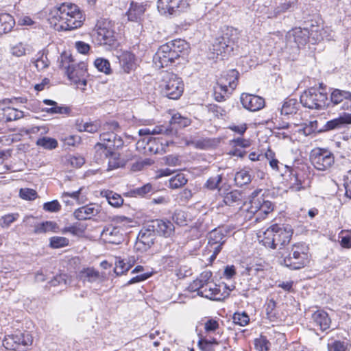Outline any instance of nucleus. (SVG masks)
<instances>
[{
    "label": "nucleus",
    "mask_w": 351,
    "mask_h": 351,
    "mask_svg": "<svg viewBox=\"0 0 351 351\" xmlns=\"http://www.w3.org/2000/svg\"><path fill=\"white\" fill-rule=\"evenodd\" d=\"M318 27L312 26L311 29L295 27L289 31L285 36V49L290 54L298 53L301 47L304 46L309 39L317 42L322 38Z\"/></svg>",
    "instance_id": "nucleus-1"
},
{
    "label": "nucleus",
    "mask_w": 351,
    "mask_h": 351,
    "mask_svg": "<svg viewBox=\"0 0 351 351\" xmlns=\"http://www.w3.org/2000/svg\"><path fill=\"white\" fill-rule=\"evenodd\" d=\"M262 189L254 191L251 195L250 206L244 211L243 217L245 220L254 219V222L258 223L274 210V205L269 200L263 197Z\"/></svg>",
    "instance_id": "nucleus-2"
},
{
    "label": "nucleus",
    "mask_w": 351,
    "mask_h": 351,
    "mask_svg": "<svg viewBox=\"0 0 351 351\" xmlns=\"http://www.w3.org/2000/svg\"><path fill=\"white\" fill-rule=\"evenodd\" d=\"M308 247L304 243L293 245L288 254L284 258V265L291 269H300L304 267L309 261Z\"/></svg>",
    "instance_id": "nucleus-3"
},
{
    "label": "nucleus",
    "mask_w": 351,
    "mask_h": 351,
    "mask_svg": "<svg viewBox=\"0 0 351 351\" xmlns=\"http://www.w3.org/2000/svg\"><path fill=\"white\" fill-rule=\"evenodd\" d=\"M226 230L222 228H215L208 233V244L203 253V256L208 255V257L206 261L201 260L204 265H210L220 252L221 246L226 242Z\"/></svg>",
    "instance_id": "nucleus-4"
},
{
    "label": "nucleus",
    "mask_w": 351,
    "mask_h": 351,
    "mask_svg": "<svg viewBox=\"0 0 351 351\" xmlns=\"http://www.w3.org/2000/svg\"><path fill=\"white\" fill-rule=\"evenodd\" d=\"M111 22L106 19L97 21L93 32L94 40L99 45L114 47L117 45L115 32L112 28Z\"/></svg>",
    "instance_id": "nucleus-5"
},
{
    "label": "nucleus",
    "mask_w": 351,
    "mask_h": 351,
    "mask_svg": "<svg viewBox=\"0 0 351 351\" xmlns=\"http://www.w3.org/2000/svg\"><path fill=\"white\" fill-rule=\"evenodd\" d=\"M300 100L304 107L309 109L323 110L330 106L327 93L321 91L315 87L304 90L300 95Z\"/></svg>",
    "instance_id": "nucleus-6"
},
{
    "label": "nucleus",
    "mask_w": 351,
    "mask_h": 351,
    "mask_svg": "<svg viewBox=\"0 0 351 351\" xmlns=\"http://www.w3.org/2000/svg\"><path fill=\"white\" fill-rule=\"evenodd\" d=\"M213 274L209 270H204L199 276V296L210 300H221L224 298L221 293L219 286L212 280Z\"/></svg>",
    "instance_id": "nucleus-7"
},
{
    "label": "nucleus",
    "mask_w": 351,
    "mask_h": 351,
    "mask_svg": "<svg viewBox=\"0 0 351 351\" xmlns=\"http://www.w3.org/2000/svg\"><path fill=\"white\" fill-rule=\"evenodd\" d=\"M32 342V336L28 332L17 331L14 334L5 336L3 346L9 350L25 351Z\"/></svg>",
    "instance_id": "nucleus-8"
},
{
    "label": "nucleus",
    "mask_w": 351,
    "mask_h": 351,
    "mask_svg": "<svg viewBox=\"0 0 351 351\" xmlns=\"http://www.w3.org/2000/svg\"><path fill=\"white\" fill-rule=\"evenodd\" d=\"M162 93L167 97L171 99H178L184 91V84L177 75L167 73L161 84Z\"/></svg>",
    "instance_id": "nucleus-9"
},
{
    "label": "nucleus",
    "mask_w": 351,
    "mask_h": 351,
    "mask_svg": "<svg viewBox=\"0 0 351 351\" xmlns=\"http://www.w3.org/2000/svg\"><path fill=\"white\" fill-rule=\"evenodd\" d=\"M311 161L313 167L319 171H326L335 163L333 154L327 149H316L311 154Z\"/></svg>",
    "instance_id": "nucleus-10"
},
{
    "label": "nucleus",
    "mask_w": 351,
    "mask_h": 351,
    "mask_svg": "<svg viewBox=\"0 0 351 351\" xmlns=\"http://www.w3.org/2000/svg\"><path fill=\"white\" fill-rule=\"evenodd\" d=\"M189 6L186 0H158L157 8L162 14L176 15Z\"/></svg>",
    "instance_id": "nucleus-11"
},
{
    "label": "nucleus",
    "mask_w": 351,
    "mask_h": 351,
    "mask_svg": "<svg viewBox=\"0 0 351 351\" xmlns=\"http://www.w3.org/2000/svg\"><path fill=\"white\" fill-rule=\"evenodd\" d=\"M190 119L181 116L180 114H175L172 116L169 126H161L158 131L154 130L156 133H164L169 136H176L179 128L189 125Z\"/></svg>",
    "instance_id": "nucleus-12"
},
{
    "label": "nucleus",
    "mask_w": 351,
    "mask_h": 351,
    "mask_svg": "<svg viewBox=\"0 0 351 351\" xmlns=\"http://www.w3.org/2000/svg\"><path fill=\"white\" fill-rule=\"evenodd\" d=\"M218 36L219 37V40H222L226 43L224 47L226 51H233L237 47V43L239 38V32L237 29L226 26L221 29Z\"/></svg>",
    "instance_id": "nucleus-13"
},
{
    "label": "nucleus",
    "mask_w": 351,
    "mask_h": 351,
    "mask_svg": "<svg viewBox=\"0 0 351 351\" xmlns=\"http://www.w3.org/2000/svg\"><path fill=\"white\" fill-rule=\"evenodd\" d=\"M148 230H154L165 237L174 235L175 226L173 223L167 219H154L148 223Z\"/></svg>",
    "instance_id": "nucleus-14"
},
{
    "label": "nucleus",
    "mask_w": 351,
    "mask_h": 351,
    "mask_svg": "<svg viewBox=\"0 0 351 351\" xmlns=\"http://www.w3.org/2000/svg\"><path fill=\"white\" fill-rule=\"evenodd\" d=\"M239 76V73L236 69H230L222 73L217 83L221 88L223 87L232 93L238 84Z\"/></svg>",
    "instance_id": "nucleus-15"
},
{
    "label": "nucleus",
    "mask_w": 351,
    "mask_h": 351,
    "mask_svg": "<svg viewBox=\"0 0 351 351\" xmlns=\"http://www.w3.org/2000/svg\"><path fill=\"white\" fill-rule=\"evenodd\" d=\"M351 92L341 90L338 88H332L330 95V104L332 106H337L343 103V110H351Z\"/></svg>",
    "instance_id": "nucleus-16"
},
{
    "label": "nucleus",
    "mask_w": 351,
    "mask_h": 351,
    "mask_svg": "<svg viewBox=\"0 0 351 351\" xmlns=\"http://www.w3.org/2000/svg\"><path fill=\"white\" fill-rule=\"evenodd\" d=\"M240 99L243 106L250 111H258L265 106V99L255 95L243 93Z\"/></svg>",
    "instance_id": "nucleus-17"
},
{
    "label": "nucleus",
    "mask_w": 351,
    "mask_h": 351,
    "mask_svg": "<svg viewBox=\"0 0 351 351\" xmlns=\"http://www.w3.org/2000/svg\"><path fill=\"white\" fill-rule=\"evenodd\" d=\"M275 229V241L274 249L282 248L290 242L293 231L290 227H282L278 224L274 225Z\"/></svg>",
    "instance_id": "nucleus-18"
},
{
    "label": "nucleus",
    "mask_w": 351,
    "mask_h": 351,
    "mask_svg": "<svg viewBox=\"0 0 351 351\" xmlns=\"http://www.w3.org/2000/svg\"><path fill=\"white\" fill-rule=\"evenodd\" d=\"M101 236L103 240L108 243L119 245L124 241V237L119 227L109 226L105 227Z\"/></svg>",
    "instance_id": "nucleus-19"
},
{
    "label": "nucleus",
    "mask_w": 351,
    "mask_h": 351,
    "mask_svg": "<svg viewBox=\"0 0 351 351\" xmlns=\"http://www.w3.org/2000/svg\"><path fill=\"white\" fill-rule=\"evenodd\" d=\"M348 124H351V113H343L337 118L328 121L324 124L322 131L339 130Z\"/></svg>",
    "instance_id": "nucleus-20"
},
{
    "label": "nucleus",
    "mask_w": 351,
    "mask_h": 351,
    "mask_svg": "<svg viewBox=\"0 0 351 351\" xmlns=\"http://www.w3.org/2000/svg\"><path fill=\"white\" fill-rule=\"evenodd\" d=\"M84 18L80 12H76L74 15L70 16L69 18L65 17L64 19H59L58 22L60 23V27L64 30L74 29L81 27Z\"/></svg>",
    "instance_id": "nucleus-21"
},
{
    "label": "nucleus",
    "mask_w": 351,
    "mask_h": 351,
    "mask_svg": "<svg viewBox=\"0 0 351 351\" xmlns=\"http://www.w3.org/2000/svg\"><path fill=\"white\" fill-rule=\"evenodd\" d=\"M99 213V207L93 204L83 206L75 210L74 217L77 220H87Z\"/></svg>",
    "instance_id": "nucleus-22"
},
{
    "label": "nucleus",
    "mask_w": 351,
    "mask_h": 351,
    "mask_svg": "<svg viewBox=\"0 0 351 351\" xmlns=\"http://www.w3.org/2000/svg\"><path fill=\"white\" fill-rule=\"evenodd\" d=\"M100 140L104 142L102 144L105 145L108 148L118 149L121 148L123 145V141L121 137L113 132H107L101 134Z\"/></svg>",
    "instance_id": "nucleus-23"
},
{
    "label": "nucleus",
    "mask_w": 351,
    "mask_h": 351,
    "mask_svg": "<svg viewBox=\"0 0 351 351\" xmlns=\"http://www.w3.org/2000/svg\"><path fill=\"white\" fill-rule=\"evenodd\" d=\"M226 43L222 40H219L217 36L212 45V47L209 49V58L214 59L220 57L221 60L231 54L232 51H227L225 49Z\"/></svg>",
    "instance_id": "nucleus-24"
},
{
    "label": "nucleus",
    "mask_w": 351,
    "mask_h": 351,
    "mask_svg": "<svg viewBox=\"0 0 351 351\" xmlns=\"http://www.w3.org/2000/svg\"><path fill=\"white\" fill-rule=\"evenodd\" d=\"M66 73L69 80L73 81H79V77H84L86 72V65L84 62H80L77 64H69L65 67Z\"/></svg>",
    "instance_id": "nucleus-25"
},
{
    "label": "nucleus",
    "mask_w": 351,
    "mask_h": 351,
    "mask_svg": "<svg viewBox=\"0 0 351 351\" xmlns=\"http://www.w3.org/2000/svg\"><path fill=\"white\" fill-rule=\"evenodd\" d=\"M313 323L319 327L322 331L329 329L331 324V319L328 313L324 310H317L315 311L311 316Z\"/></svg>",
    "instance_id": "nucleus-26"
},
{
    "label": "nucleus",
    "mask_w": 351,
    "mask_h": 351,
    "mask_svg": "<svg viewBox=\"0 0 351 351\" xmlns=\"http://www.w3.org/2000/svg\"><path fill=\"white\" fill-rule=\"evenodd\" d=\"M201 324L204 328L199 334H203V336L206 337H212L219 328V319L215 318L205 317L201 320Z\"/></svg>",
    "instance_id": "nucleus-27"
},
{
    "label": "nucleus",
    "mask_w": 351,
    "mask_h": 351,
    "mask_svg": "<svg viewBox=\"0 0 351 351\" xmlns=\"http://www.w3.org/2000/svg\"><path fill=\"white\" fill-rule=\"evenodd\" d=\"M119 64L125 73H129L135 68V56L130 51L123 52L119 57Z\"/></svg>",
    "instance_id": "nucleus-28"
},
{
    "label": "nucleus",
    "mask_w": 351,
    "mask_h": 351,
    "mask_svg": "<svg viewBox=\"0 0 351 351\" xmlns=\"http://www.w3.org/2000/svg\"><path fill=\"white\" fill-rule=\"evenodd\" d=\"M259 241L267 247L274 249L275 241V229L274 225L271 226L264 232L258 233Z\"/></svg>",
    "instance_id": "nucleus-29"
},
{
    "label": "nucleus",
    "mask_w": 351,
    "mask_h": 351,
    "mask_svg": "<svg viewBox=\"0 0 351 351\" xmlns=\"http://www.w3.org/2000/svg\"><path fill=\"white\" fill-rule=\"evenodd\" d=\"M80 278L83 281H87L90 283L104 280V276L92 267H88L82 270L80 273Z\"/></svg>",
    "instance_id": "nucleus-30"
},
{
    "label": "nucleus",
    "mask_w": 351,
    "mask_h": 351,
    "mask_svg": "<svg viewBox=\"0 0 351 351\" xmlns=\"http://www.w3.org/2000/svg\"><path fill=\"white\" fill-rule=\"evenodd\" d=\"M80 12L77 5L69 3H64L60 5V6L58 8V10L54 15V18L58 21L59 19H64L65 17H68V13H76Z\"/></svg>",
    "instance_id": "nucleus-31"
},
{
    "label": "nucleus",
    "mask_w": 351,
    "mask_h": 351,
    "mask_svg": "<svg viewBox=\"0 0 351 351\" xmlns=\"http://www.w3.org/2000/svg\"><path fill=\"white\" fill-rule=\"evenodd\" d=\"M167 50H169V47L161 45L158 51L154 57L155 64L160 68L167 67L170 65L169 60L167 57Z\"/></svg>",
    "instance_id": "nucleus-32"
},
{
    "label": "nucleus",
    "mask_w": 351,
    "mask_h": 351,
    "mask_svg": "<svg viewBox=\"0 0 351 351\" xmlns=\"http://www.w3.org/2000/svg\"><path fill=\"white\" fill-rule=\"evenodd\" d=\"M154 230H148V223L138 234V242L145 245V247H150L154 244Z\"/></svg>",
    "instance_id": "nucleus-33"
},
{
    "label": "nucleus",
    "mask_w": 351,
    "mask_h": 351,
    "mask_svg": "<svg viewBox=\"0 0 351 351\" xmlns=\"http://www.w3.org/2000/svg\"><path fill=\"white\" fill-rule=\"evenodd\" d=\"M95 159L97 163L106 158H108L110 155H113L114 149L108 148L105 145L97 143L95 146Z\"/></svg>",
    "instance_id": "nucleus-34"
},
{
    "label": "nucleus",
    "mask_w": 351,
    "mask_h": 351,
    "mask_svg": "<svg viewBox=\"0 0 351 351\" xmlns=\"http://www.w3.org/2000/svg\"><path fill=\"white\" fill-rule=\"evenodd\" d=\"M14 25V19L10 14L7 13L0 14V35L10 32Z\"/></svg>",
    "instance_id": "nucleus-35"
},
{
    "label": "nucleus",
    "mask_w": 351,
    "mask_h": 351,
    "mask_svg": "<svg viewBox=\"0 0 351 351\" xmlns=\"http://www.w3.org/2000/svg\"><path fill=\"white\" fill-rule=\"evenodd\" d=\"M299 108L300 104L296 99H286L281 108V114L285 115L295 114L299 110Z\"/></svg>",
    "instance_id": "nucleus-36"
},
{
    "label": "nucleus",
    "mask_w": 351,
    "mask_h": 351,
    "mask_svg": "<svg viewBox=\"0 0 351 351\" xmlns=\"http://www.w3.org/2000/svg\"><path fill=\"white\" fill-rule=\"evenodd\" d=\"M206 339L203 334H199V348L202 351H213L215 346L219 345V341L213 337Z\"/></svg>",
    "instance_id": "nucleus-37"
},
{
    "label": "nucleus",
    "mask_w": 351,
    "mask_h": 351,
    "mask_svg": "<svg viewBox=\"0 0 351 351\" xmlns=\"http://www.w3.org/2000/svg\"><path fill=\"white\" fill-rule=\"evenodd\" d=\"M145 10L143 5L132 2L127 12L128 19L131 21H137L143 14Z\"/></svg>",
    "instance_id": "nucleus-38"
},
{
    "label": "nucleus",
    "mask_w": 351,
    "mask_h": 351,
    "mask_svg": "<svg viewBox=\"0 0 351 351\" xmlns=\"http://www.w3.org/2000/svg\"><path fill=\"white\" fill-rule=\"evenodd\" d=\"M247 271L252 278H256L258 282L267 275V270L261 264H254L247 267Z\"/></svg>",
    "instance_id": "nucleus-39"
},
{
    "label": "nucleus",
    "mask_w": 351,
    "mask_h": 351,
    "mask_svg": "<svg viewBox=\"0 0 351 351\" xmlns=\"http://www.w3.org/2000/svg\"><path fill=\"white\" fill-rule=\"evenodd\" d=\"M134 261L132 263H126L125 260L121 258V257H117L114 271L117 276L124 274L134 265Z\"/></svg>",
    "instance_id": "nucleus-40"
},
{
    "label": "nucleus",
    "mask_w": 351,
    "mask_h": 351,
    "mask_svg": "<svg viewBox=\"0 0 351 351\" xmlns=\"http://www.w3.org/2000/svg\"><path fill=\"white\" fill-rule=\"evenodd\" d=\"M252 180V175L249 171L241 169L234 176V181L237 186H242L248 184Z\"/></svg>",
    "instance_id": "nucleus-41"
},
{
    "label": "nucleus",
    "mask_w": 351,
    "mask_h": 351,
    "mask_svg": "<svg viewBox=\"0 0 351 351\" xmlns=\"http://www.w3.org/2000/svg\"><path fill=\"white\" fill-rule=\"evenodd\" d=\"M187 181L184 175L179 173L169 179L167 186L171 189H177L185 185Z\"/></svg>",
    "instance_id": "nucleus-42"
},
{
    "label": "nucleus",
    "mask_w": 351,
    "mask_h": 351,
    "mask_svg": "<svg viewBox=\"0 0 351 351\" xmlns=\"http://www.w3.org/2000/svg\"><path fill=\"white\" fill-rule=\"evenodd\" d=\"M223 202L228 206H233L234 204L239 205L242 202L241 193L237 190L232 191L224 196Z\"/></svg>",
    "instance_id": "nucleus-43"
},
{
    "label": "nucleus",
    "mask_w": 351,
    "mask_h": 351,
    "mask_svg": "<svg viewBox=\"0 0 351 351\" xmlns=\"http://www.w3.org/2000/svg\"><path fill=\"white\" fill-rule=\"evenodd\" d=\"M23 117V112L14 108L8 107L3 110V117L6 121L19 119Z\"/></svg>",
    "instance_id": "nucleus-44"
},
{
    "label": "nucleus",
    "mask_w": 351,
    "mask_h": 351,
    "mask_svg": "<svg viewBox=\"0 0 351 351\" xmlns=\"http://www.w3.org/2000/svg\"><path fill=\"white\" fill-rule=\"evenodd\" d=\"M104 196L106 197L108 203L114 207H119L123 203L122 197L113 191H106Z\"/></svg>",
    "instance_id": "nucleus-45"
},
{
    "label": "nucleus",
    "mask_w": 351,
    "mask_h": 351,
    "mask_svg": "<svg viewBox=\"0 0 351 351\" xmlns=\"http://www.w3.org/2000/svg\"><path fill=\"white\" fill-rule=\"evenodd\" d=\"M58 228L56 223L53 221H45L36 226L34 232L38 234L44 233L48 231L56 232V229Z\"/></svg>",
    "instance_id": "nucleus-46"
},
{
    "label": "nucleus",
    "mask_w": 351,
    "mask_h": 351,
    "mask_svg": "<svg viewBox=\"0 0 351 351\" xmlns=\"http://www.w3.org/2000/svg\"><path fill=\"white\" fill-rule=\"evenodd\" d=\"M232 94L231 92L226 89L225 88H221L219 84H216V86H214V99L219 102L225 101L226 97H228L229 95Z\"/></svg>",
    "instance_id": "nucleus-47"
},
{
    "label": "nucleus",
    "mask_w": 351,
    "mask_h": 351,
    "mask_svg": "<svg viewBox=\"0 0 351 351\" xmlns=\"http://www.w3.org/2000/svg\"><path fill=\"white\" fill-rule=\"evenodd\" d=\"M36 145L47 149H53L58 147V141L53 138L43 137L36 141Z\"/></svg>",
    "instance_id": "nucleus-48"
},
{
    "label": "nucleus",
    "mask_w": 351,
    "mask_h": 351,
    "mask_svg": "<svg viewBox=\"0 0 351 351\" xmlns=\"http://www.w3.org/2000/svg\"><path fill=\"white\" fill-rule=\"evenodd\" d=\"M94 64L99 71L103 72L105 74L110 73V64L108 60L101 58H97L95 60Z\"/></svg>",
    "instance_id": "nucleus-49"
},
{
    "label": "nucleus",
    "mask_w": 351,
    "mask_h": 351,
    "mask_svg": "<svg viewBox=\"0 0 351 351\" xmlns=\"http://www.w3.org/2000/svg\"><path fill=\"white\" fill-rule=\"evenodd\" d=\"M86 228V226L81 224L80 223H75L71 226L65 227L61 230V232L62 233L70 232L73 235H77L83 233Z\"/></svg>",
    "instance_id": "nucleus-50"
},
{
    "label": "nucleus",
    "mask_w": 351,
    "mask_h": 351,
    "mask_svg": "<svg viewBox=\"0 0 351 351\" xmlns=\"http://www.w3.org/2000/svg\"><path fill=\"white\" fill-rule=\"evenodd\" d=\"M186 45V43H185L184 40L179 39L168 42L165 45H162V46H168L169 48H171V49H172V51L175 50L176 51L178 52V54L181 55Z\"/></svg>",
    "instance_id": "nucleus-51"
},
{
    "label": "nucleus",
    "mask_w": 351,
    "mask_h": 351,
    "mask_svg": "<svg viewBox=\"0 0 351 351\" xmlns=\"http://www.w3.org/2000/svg\"><path fill=\"white\" fill-rule=\"evenodd\" d=\"M232 319L235 324L239 325L241 326H246L250 322V317L245 312L234 313Z\"/></svg>",
    "instance_id": "nucleus-52"
},
{
    "label": "nucleus",
    "mask_w": 351,
    "mask_h": 351,
    "mask_svg": "<svg viewBox=\"0 0 351 351\" xmlns=\"http://www.w3.org/2000/svg\"><path fill=\"white\" fill-rule=\"evenodd\" d=\"M69 245V239L62 237H53L50 239V246L52 248H60Z\"/></svg>",
    "instance_id": "nucleus-53"
},
{
    "label": "nucleus",
    "mask_w": 351,
    "mask_h": 351,
    "mask_svg": "<svg viewBox=\"0 0 351 351\" xmlns=\"http://www.w3.org/2000/svg\"><path fill=\"white\" fill-rule=\"evenodd\" d=\"M124 166V162L119 158V155L113 151V155H110L108 160V169H114Z\"/></svg>",
    "instance_id": "nucleus-54"
},
{
    "label": "nucleus",
    "mask_w": 351,
    "mask_h": 351,
    "mask_svg": "<svg viewBox=\"0 0 351 351\" xmlns=\"http://www.w3.org/2000/svg\"><path fill=\"white\" fill-rule=\"evenodd\" d=\"M222 178L221 175H217L215 177H211L207 180L204 186L210 190H213L219 186V183L221 182Z\"/></svg>",
    "instance_id": "nucleus-55"
},
{
    "label": "nucleus",
    "mask_w": 351,
    "mask_h": 351,
    "mask_svg": "<svg viewBox=\"0 0 351 351\" xmlns=\"http://www.w3.org/2000/svg\"><path fill=\"white\" fill-rule=\"evenodd\" d=\"M348 343L344 341H335L328 343V351H346Z\"/></svg>",
    "instance_id": "nucleus-56"
},
{
    "label": "nucleus",
    "mask_w": 351,
    "mask_h": 351,
    "mask_svg": "<svg viewBox=\"0 0 351 351\" xmlns=\"http://www.w3.org/2000/svg\"><path fill=\"white\" fill-rule=\"evenodd\" d=\"M19 214H8L3 216L0 219V225L1 227H8L12 223L17 219Z\"/></svg>",
    "instance_id": "nucleus-57"
},
{
    "label": "nucleus",
    "mask_w": 351,
    "mask_h": 351,
    "mask_svg": "<svg viewBox=\"0 0 351 351\" xmlns=\"http://www.w3.org/2000/svg\"><path fill=\"white\" fill-rule=\"evenodd\" d=\"M19 194L22 199L26 200H33L37 197L36 191L31 189H21Z\"/></svg>",
    "instance_id": "nucleus-58"
},
{
    "label": "nucleus",
    "mask_w": 351,
    "mask_h": 351,
    "mask_svg": "<svg viewBox=\"0 0 351 351\" xmlns=\"http://www.w3.org/2000/svg\"><path fill=\"white\" fill-rule=\"evenodd\" d=\"M45 111L48 113L51 114H69L71 110L69 107L66 106H59L58 104L51 108H48L45 110Z\"/></svg>",
    "instance_id": "nucleus-59"
},
{
    "label": "nucleus",
    "mask_w": 351,
    "mask_h": 351,
    "mask_svg": "<svg viewBox=\"0 0 351 351\" xmlns=\"http://www.w3.org/2000/svg\"><path fill=\"white\" fill-rule=\"evenodd\" d=\"M43 209L48 212L56 213L61 209V206L57 200L46 202L43 204Z\"/></svg>",
    "instance_id": "nucleus-60"
},
{
    "label": "nucleus",
    "mask_w": 351,
    "mask_h": 351,
    "mask_svg": "<svg viewBox=\"0 0 351 351\" xmlns=\"http://www.w3.org/2000/svg\"><path fill=\"white\" fill-rule=\"evenodd\" d=\"M173 223L182 226L186 221L185 214L182 210H176L171 217Z\"/></svg>",
    "instance_id": "nucleus-61"
},
{
    "label": "nucleus",
    "mask_w": 351,
    "mask_h": 351,
    "mask_svg": "<svg viewBox=\"0 0 351 351\" xmlns=\"http://www.w3.org/2000/svg\"><path fill=\"white\" fill-rule=\"evenodd\" d=\"M344 186L346 196L351 199V169L348 170L345 176Z\"/></svg>",
    "instance_id": "nucleus-62"
},
{
    "label": "nucleus",
    "mask_w": 351,
    "mask_h": 351,
    "mask_svg": "<svg viewBox=\"0 0 351 351\" xmlns=\"http://www.w3.org/2000/svg\"><path fill=\"white\" fill-rule=\"evenodd\" d=\"M104 129L108 130V132H119L120 130V126L117 121H110L106 122L104 125Z\"/></svg>",
    "instance_id": "nucleus-63"
},
{
    "label": "nucleus",
    "mask_w": 351,
    "mask_h": 351,
    "mask_svg": "<svg viewBox=\"0 0 351 351\" xmlns=\"http://www.w3.org/2000/svg\"><path fill=\"white\" fill-rule=\"evenodd\" d=\"M49 62L46 56L44 57L43 55H42L41 57L37 58L35 62V66L38 70H43L47 68L49 66Z\"/></svg>",
    "instance_id": "nucleus-64"
}]
</instances>
